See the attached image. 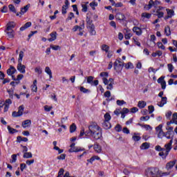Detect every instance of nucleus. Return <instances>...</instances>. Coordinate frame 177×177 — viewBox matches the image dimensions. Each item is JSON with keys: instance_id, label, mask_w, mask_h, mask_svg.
Segmentation results:
<instances>
[{"instance_id": "1", "label": "nucleus", "mask_w": 177, "mask_h": 177, "mask_svg": "<svg viewBox=\"0 0 177 177\" xmlns=\"http://www.w3.org/2000/svg\"><path fill=\"white\" fill-rule=\"evenodd\" d=\"M85 136H91V138L95 140L103 139L102 128H100V127H99L96 123H92L88 126V131H86Z\"/></svg>"}, {"instance_id": "2", "label": "nucleus", "mask_w": 177, "mask_h": 177, "mask_svg": "<svg viewBox=\"0 0 177 177\" xmlns=\"http://www.w3.org/2000/svg\"><path fill=\"white\" fill-rule=\"evenodd\" d=\"M13 28H15V25L12 24H7L5 32L8 35V38H14L15 31L13 30Z\"/></svg>"}, {"instance_id": "3", "label": "nucleus", "mask_w": 177, "mask_h": 177, "mask_svg": "<svg viewBox=\"0 0 177 177\" xmlns=\"http://www.w3.org/2000/svg\"><path fill=\"white\" fill-rule=\"evenodd\" d=\"M114 70L118 73V71H121L122 70V67H124V62L121 61V58H118L115 62L113 63Z\"/></svg>"}, {"instance_id": "4", "label": "nucleus", "mask_w": 177, "mask_h": 177, "mask_svg": "<svg viewBox=\"0 0 177 177\" xmlns=\"http://www.w3.org/2000/svg\"><path fill=\"white\" fill-rule=\"evenodd\" d=\"M172 143L173 140H171L169 143L165 145V149L164 152V157H162V158L165 159L167 157H168V154H169V152L172 149Z\"/></svg>"}, {"instance_id": "5", "label": "nucleus", "mask_w": 177, "mask_h": 177, "mask_svg": "<svg viewBox=\"0 0 177 177\" xmlns=\"http://www.w3.org/2000/svg\"><path fill=\"white\" fill-rule=\"evenodd\" d=\"M158 5H160V1L156 0L155 1H153V0H150L149 3L145 6V9H147V10H150V9H151V8H153V6H154V8H156L157 6H158Z\"/></svg>"}, {"instance_id": "6", "label": "nucleus", "mask_w": 177, "mask_h": 177, "mask_svg": "<svg viewBox=\"0 0 177 177\" xmlns=\"http://www.w3.org/2000/svg\"><path fill=\"white\" fill-rule=\"evenodd\" d=\"M10 104H12V100L10 99L6 100L4 104H3V106H1V107H4L3 108L4 113H6L8 110H9V107H10Z\"/></svg>"}, {"instance_id": "7", "label": "nucleus", "mask_w": 177, "mask_h": 177, "mask_svg": "<svg viewBox=\"0 0 177 177\" xmlns=\"http://www.w3.org/2000/svg\"><path fill=\"white\" fill-rule=\"evenodd\" d=\"M94 77L93 76H88L87 77V84H90L92 86H97L99 85V80H94Z\"/></svg>"}, {"instance_id": "8", "label": "nucleus", "mask_w": 177, "mask_h": 177, "mask_svg": "<svg viewBox=\"0 0 177 177\" xmlns=\"http://www.w3.org/2000/svg\"><path fill=\"white\" fill-rule=\"evenodd\" d=\"M87 28L91 35H96V30H95V25H93V24L88 23Z\"/></svg>"}, {"instance_id": "9", "label": "nucleus", "mask_w": 177, "mask_h": 177, "mask_svg": "<svg viewBox=\"0 0 177 177\" xmlns=\"http://www.w3.org/2000/svg\"><path fill=\"white\" fill-rule=\"evenodd\" d=\"M17 68L21 74H26V66L23 65L21 62H18Z\"/></svg>"}, {"instance_id": "10", "label": "nucleus", "mask_w": 177, "mask_h": 177, "mask_svg": "<svg viewBox=\"0 0 177 177\" xmlns=\"http://www.w3.org/2000/svg\"><path fill=\"white\" fill-rule=\"evenodd\" d=\"M175 164H176V159L169 161L166 164V169H167V171H169V169H173L174 167L175 166Z\"/></svg>"}, {"instance_id": "11", "label": "nucleus", "mask_w": 177, "mask_h": 177, "mask_svg": "<svg viewBox=\"0 0 177 177\" xmlns=\"http://www.w3.org/2000/svg\"><path fill=\"white\" fill-rule=\"evenodd\" d=\"M30 8V4L25 6L24 8H21V12L17 13V16L21 17V15L25 14Z\"/></svg>"}, {"instance_id": "12", "label": "nucleus", "mask_w": 177, "mask_h": 177, "mask_svg": "<svg viewBox=\"0 0 177 177\" xmlns=\"http://www.w3.org/2000/svg\"><path fill=\"white\" fill-rule=\"evenodd\" d=\"M146 28V26H144L143 28H139V27H133V31L136 34V35H142V30H145Z\"/></svg>"}, {"instance_id": "13", "label": "nucleus", "mask_w": 177, "mask_h": 177, "mask_svg": "<svg viewBox=\"0 0 177 177\" xmlns=\"http://www.w3.org/2000/svg\"><path fill=\"white\" fill-rule=\"evenodd\" d=\"M166 10L167 12V15L165 17V20H168V19H171V17L174 16L175 12H174V10H171L169 8L166 9Z\"/></svg>"}, {"instance_id": "14", "label": "nucleus", "mask_w": 177, "mask_h": 177, "mask_svg": "<svg viewBox=\"0 0 177 177\" xmlns=\"http://www.w3.org/2000/svg\"><path fill=\"white\" fill-rule=\"evenodd\" d=\"M16 71H17L16 68H15L13 66H10V68L7 70V74L8 75H13Z\"/></svg>"}, {"instance_id": "15", "label": "nucleus", "mask_w": 177, "mask_h": 177, "mask_svg": "<svg viewBox=\"0 0 177 177\" xmlns=\"http://www.w3.org/2000/svg\"><path fill=\"white\" fill-rule=\"evenodd\" d=\"M50 38L48 39V41L49 42H53V41H55L56 38H57V32H53L50 34Z\"/></svg>"}, {"instance_id": "16", "label": "nucleus", "mask_w": 177, "mask_h": 177, "mask_svg": "<svg viewBox=\"0 0 177 177\" xmlns=\"http://www.w3.org/2000/svg\"><path fill=\"white\" fill-rule=\"evenodd\" d=\"M125 34H124V38L125 39H131V37H132V32H131V30L129 29H124Z\"/></svg>"}, {"instance_id": "17", "label": "nucleus", "mask_w": 177, "mask_h": 177, "mask_svg": "<svg viewBox=\"0 0 177 177\" xmlns=\"http://www.w3.org/2000/svg\"><path fill=\"white\" fill-rule=\"evenodd\" d=\"M69 153H78V151H82V149L80 147H73L68 150Z\"/></svg>"}, {"instance_id": "18", "label": "nucleus", "mask_w": 177, "mask_h": 177, "mask_svg": "<svg viewBox=\"0 0 177 177\" xmlns=\"http://www.w3.org/2000/svg\"><path fill=\"white\" fill-rule=\"evenodd\" d=\"M161 9H164V8L159 6V8L156 10V15L159 19L164 17V12L160 11Z\"/></svg>"}, {"instance_id": "19", "label": "nucleus", "mask_w": 177, "mask_h": 177, "mask_svg": "<svg viewBox=\"0 0 177 177\" xmlns=\"http://www.w3.org/2000/svg\"><path fill=\"white\" fill-rule=\"evenodd\" d=\"M94 150L96 153H102V146H100V145H99L98 143H95L94 145Z\"/></svg>"}, {"instance_id": "20", "label": "nucleus", "mask_w": 177, "mask_h": 177, "mask_svg": "<svg viewBox=\"0 0 177 177\" xmlns=\"http://www.w3.org/2000/svg\"><path fill=\"white\" fill-rule=\"evenodd\" d=\"M102 127L104 129H110V128H111V124L110 123V122L104 121L102 123Z\"/></svg>"}, {"instance_id": "21", "label": "nucleus", "mask_w": 177, "mask_h": 177, "mask_svg": "<svg viewBox=\"0 0 177 177\" xmlns=\"http://www.w3.org/2000/svg\"><path fill=\"white\" fill-rule=\"evenodd\" d=\"M1 80H3V84H8V82H10V80L6 78L5 79V74L2 72H1Z\"/></svg>"}, {"instance_id": "22", "label": "nucleus", "mask_w": 177, "mask_h": 177, "mask_svg": "<svg viewBox=\"0 0 177 177\" xmlns=\"http://www.w3.org/2000/svg\"><path fill=\"white\" fill-rule=\"evenodd\" d=\"M116 19L120 21H123V20H125V15L121 12H119L116 15Z\"/></svg>"}, {"instance_id": "23", "label": "nucleus", "mask_w": 177, "mask_h": 177, "mask_svg": "<svg viewBox=\"0 0 177 177\" xmlns=\"http://www.w3.org/2000/svg\"><path fill=\"white\" fill-rule=\"evenodd\" d=\"M140 147L141 150H147L150 147V144L149 142H144Z\"/></svg>"}, {"instance_id": "24", "label": "nucleus", "mask_w": 177, "mask_h": 177, "mask_svg": "<svg viewBox=\"0 0 177 177\" xmlns=\"http://www.w3.org/2000/svg\"><path fill=\"white\" fill-rule=\"evenodd\" d=\"M30 125H31V120H24L22 122L23 128H27V127H30Z\"/></svg>"}, {"instance_id": "25", "label": "nucleus", "mask_w": 177, "mask_h": 177, "mask_svg": "<svg viewBox=\"0 0 177 177\" xmlns=\"http://www.w3.org/2000/svg\"><path fill=\"white\" fill-rule=\"evenodd\" d=\"M165 104H167V97H162V100L158 106L159 107H164Z\"/></svg>"}, {"instance_id": "26", "label": "nucleus", "mask_w": 177, "mask_h": 177, "mask_svg": "<svg viewBox=\"0 0 177 177\" xmlns=\"http://www.w3.org/2000/svg\"><path fill=\"white\" fill-rule=\"evenodd\" d=\"M45 73H46V74H48V75H49V78L52 79L53 76H52V70H50V68H49V66H46L45 68Z\"/></svg>"}, {"instance_id": "27", "label": "nucleus", "mask_w": 177, "mask_h": 177, "mask_svg": "<svg viewBox=\"0 0 177 177\" xmlns=\"http://www.w3.org/2000/svg\"><path fill=\"white\" fill-rule=\"evenodd\" d=\"M156 35H151V39H150V42H151V46H156Z\"/></svg>"}, {"instance_id": "28", "label": "nucleus", "mask_w": 177, "mask_h": 177, "mask_svg": "<svg viewBox=\"0 0 177 177\" xmlns=\"http://www.w3.org/2000/svg\"><path fill=\"white\" fill-rule=\"evenodd\" d=\"M146 102L145 101H139L138 104V106L139 109H145L146 107Z\"/></svg>"}, {"instance_id": "29", "label": "nucleus", "mask_w": 177, "mask_h": 177, "mask_svg": "<svg viewBox=\"0 0 177 177\" xmlns=\"http://www.w3.org/2000/svg\"><path fill=\"white\" fill-rule=\"evenodd\" d=\"M24 112V105H21L18 108V113L21 117L23 113Z\"/></svg>"}, {"instance_id": "30", "label": "nucleus", "mask_w": 177, "mask_h": 177, "mask_svg": "<svg viewBox=\"0 0 177 177\" xmlns=\"http://www.w3.org/2000/svg\"><path fill=\"white\" fill-rule=\"evenodd\" d=\"M102 50L106 52V53H107L110 50V46H107L106 44H103L102 46Z\"/></svg>"}, {"instance_id": "31", "label": "nucleus", "mask_w": 177, "mask_h": 177, "mask_svg": "<svg viewBox=\"0 0 177 177\" xmlns=\"http://www.w3.org/2000/svg\"><path fill=\"white\" fill-rule=\"evenodd\" d=\"M23 57H24V52L20 51L18 59V63H21L23 62Z\"/></svg>"}, {"instance_id": "32", "label": "nucleus", "mask_w": 177, "mask_h": 177, "mask_svg": "<svg viewBox=\"0 0 177 177\" xmlns=\"http://www.w3.org/2000/svg\"><path fill=\"white\" fill-rule=\"evenodd\" d=\"M8 132L9 133H11L12 135H13V133H16L18 132L17 130H16L15 129H13L12 127H10V126H8Z\"/></svg>"}, {"instance_id": "33", "label": "nucleus", "mask_w": 177, "mask_h": 177, "mask_svg": "<svg viewBox=\"0 0 177 177\" xmlns=\"http://www.w3.org/2000/svg\"><path fill=\"white\" fill-rule=\"evenodd\" d=\"M165 34H166L167 37H169V35H171V28L169 26H166L165 28Z\"/></svg>"}, {"instance_id": "34", "label": "nucleus", "mask_w": 177, "mask_h": 177, "mask_svg": "<svg viewBox=\"0 0 177 177\" xmlns=\"http://www.w3.org/2000/svg\"><path fill=\"white\" fill-rule=\"evenodd\" d=\"M75 131H77V125L73 123L70 127V132L71 133H74Z\"/></svg>"}, {"instance_id": "35", "label": "nucleus", "mask_w": 177, "mask_h": 177, "mask_svg": "<svg viewBox=\"0 0 177 177\" xmlns=\"http://www.w3.org/2000/svg\"><path fill=\"white\" fill-rule=\"evenodd\" d=\"M23 157L24 158H32V153L31 152H25Z\"/></svg>"}, {"instance_id": "36", "label": "nucleus", "mask_w": 177, "mask_h": 177, "mask_svg": "<svg viewBox=\"0 0 177 177\" xmlns=\"http://www.w3.org/2000/svg\"><path fill=\"white\" fill-rule=\"evenodd\" d=\"M8 8L10 12H12V13H15L16 15H17V12L16 11V8H15V6H13V4H10L8 6Z\"/></svg>"}, {"instance_id": "37", "label": "nucleus", "mask_w": 177, "mask_h": 177, "mask_svg": "<svg viewBox=\"0 0 177 177\" xmlns=\"http://www.w3.org/2000/svg\"><path fill=\"white\" fill-rule=\"evenodd\" d=\"M28 27H31V23H26L24 26L20 28V31H24V30H26Z\"/></svg>"}, {"instance_id": "38", "label": "nucleus", "mask_w": 177, "mask_h": 177, "mask_svg": "<svg viewBox=\"0 0 177 177\" xmlns=\"http://www.w3.org/2000/svg\"><path fill=\"white\" fill-rule=\"evenodd\" d=\"M142 17H145V19H150L151 17V14L147 12H143L142 14Z\"/></svg>"}, {"instance_id": "39", "label": "nucleus", "mask_w": 177, "mask_h": 177, "mask_svg": "<svg viewBox=\"0 0 177 177\" xmlns=\"http://www.w3.org/2000/svg\"><path fill=\"white\" fill-rule=\"evenodd\" d=\"M12 160H10L11 163L16 162L17 161V155L13 154L11 156Z\"/></svg>"}, {"instance_id": "40", "label": "nucleus", "mask_w": 177, "mask_h": 177, "mask_svg": "<svg viewBox=\"0 0 177 177\" xmlns=\"http://www.w3.org/2000/svg\"><path fill=\"white\" fill-rule=\"evenodd\" d=\"M158 70H160V68H157V69H154L153 67H149L148 69V72L149 73H153L154 74H156V73H157V71H158Z\"/></svg>"}, {"instance_id": "41", "label": "nucleus", "mask_w": 177, "mask_h": 177, "mask_svg": "<svg viewBox=\"0 0 177 177\" xmlns=\"http://www.w3.org/2000/svg\"><path fill=\"white\" fill-rule=\"evenodd\" d=\"M63 175H64V169L61 168L58 171V176L57 177H63Z\"/></svg>"}, {"instance_id": "42", "label": "nucleus", "mask_w": 177, "mask_h": 177, "mask_svg": "<svg viewBox=\"0 0 177 177\" xmlns=\"http://www.w3.org/2000/svg\"><path fill=\"white\" fill-rule=\"evenodd\" d=\"M104 121H108L109 122L110 120H111V116L110 115V113H106L105 115H104Z\"/></svg>"}, {"instance_id": "43", "label": "nucleus", "mask_w": 177, "mask_h": 177, "mask_svg": "<svg viewBox=\"0 0 177 177\" xmlns=\"http://www.w3.org/2000/svg\"><path fill=\"white\" fill-rule=\"evenodd\" d=\"M116 104H118V106H122L123 104H127V102L124 100H118Z\"/></svg>"}, {"instance_id": "44", "label": "nucleus", "mask_w": 177, "mask_h": 177, "mask_svg": "<svg viewBox=\"0 0 177 177\" xmlns=\"http://www.w3.org/2000/svg\"><path fill=\"white\" fill-rule=\"evenodd\" d=\"M125 68H127V70L129 68H133V64H132V62H128L127 64H126Z\"/></svg>"}, {"instance_id": "45", "label": "nucleus", "mask_w": 177, "mask_h": 177, "mask_svg": "<svg viewBox=\"0 0 177 177\" xmlns=\"http://www.w3.org/2000/svg\"><path fill=\"white\" fill-rule=\"evenodd\" d=\"M155 149L156 150V151H165V148H162L160 145H157L155 147Z\"/></svg>"}, {"instance_id": "46", "label": "nucleus", "mask_w": 177, "mask_h": 177, "mask_svg": "<svg viewBox=\"0 0 177 177\" xmlns=\"http://www.w3.org/2000/svg\"><path fill=\"white\" fill-rule=\"evenodd\" d=\"M158 47L159 48V49H162V50H165V46H164L161 41L158 42Z\"/></svg>"}, {"instance_id": "47", "label": "nucleus", "mask_w": 177, "mask_h": 177, "mask_svg": "<svg viewBox=\"0 0 177 177\" xmlns=\"http://www.w3.org/2000/svg\"><path fill=\"white\" fill-rule=\"evenodd\" d=\"M72 8L73 9V12H75L76 15L78 16L80 15V12H78V8L77 7V5H73Z\"/></svg>"}, {"instance_id": "48", "label": "nucleus", "mask_w": 177, "mask_h": 177, "mask_svg": "<svg viewBox=\"0 0 177 177\" xmlns=\"http://www.w3.org/2000/svg\"><path fill=\"white\" fill-rule=\"evenodd\" d=\"M140 121H149V120H150V116L149 115L142 116V117H140Z\"/></svg>"}, {"instance_id": "49", "label": "nucleus", "mask_w": 177, "mask_h": 177, "mask_svg": "<svg viewBox=\"0 0 177 177\" xmlns=\"http://www.w3.org/2000/svg\"><path fill=\"white\" fill-rule=\"evenodd\" d=\"M165 136V133H164V131H162V130L160 131H158V138H162Z\"/></svg>"}, {"instance_id": "50", "label": "nucleus", "mask_w": 177, "mask_h": 177, "mask_svg": "<svg viewBox=\"0 0 177 177\" xmlns=\"http://www.w3.org/2000/svg\"><path fill=\"white\" fill-rule=\"evenodd\" d=\"M115 129L117 132H121L122 131V127L120 124H117L115 127Z\"/></svg>"}, {"instance_id": "51", "label": "nucleus", "mask_w": 177, "mask_h": 177, "mask_svg": "<svg viewBox=\"0 0 177 177\" xmlns=\"http://www.w3.org/2000/svg\"><path fill=\"white\" fill-rule=\"evenodd\" d=\"M167 67L169 73H172V71H174V65H172V64H167Z\"/></svg>"}, {"instance_id": "52", "label": "nucleus", "mask_w": 177, "mask_h": 177, "mask_svg": "<svg viewBox=\"0 0 177 177\" xmlns=\"http://www.w3.org/2000/svg\"><path fill=\"white\" fill-rule=\"evenodd\" d=\"M164 78H165V77H164V76H162V77H159V78L158 79V80H157L158 84H162V83H163V82L165 81V80H164Z\"/></svg>"}, {"instance_id": "53", "label": "nucleus", "mask_w": 177, "mask_h": 177, "mask_svg": "<svg viewBox=\"0 0 177 177\" xmlns=\"http://www.w3.org/2000/svg\"><path fill=\"white\" fill-rule=\"evenodd\" d=\"M80 92H82L83 93H88V92H89V89H86L85 87L81 86Z\"/></svg>"}, {"instance_id": "54", "label": "nucleus", "mask_w": 177, "mask_h": 177, "mask_svg": "<svg viewBox=\"0 0 177 177\" xmlns=\"http://www.w3.org/2000/svg\"><path fill=\"white\" fill-rule=\"evenodd\" d=\"M148 110H149V114H152L153 112L154 111V106L153 105L149 106Z\"/></svg>"}, {"instance_id": "55", "label": "nucleus", "mask_w": 177, "mask_h": 177, "mask_svg": "<svg viewBox=\"0 0 177 177\" xmlns=\"http://www.w3.org/2000/svg\"><path fill=\"white\" fill-rule=\"evenodd\" d=\"M132 139H133V140H134V142H139V140H140L141 138L139 136H133L132 137Z\"/></svg>"}, {"instance_id": "56", "label": "nucleus", "mask_w": 177, "mask_h": 177, "mask_svg": "<svg viewBox=\"0 0 177 177\" xmlns=\"http://www.w3.org/2000/svg\"><path fill=\"white\" fill-rule=\"evenodd\" d=\"M68 9V7H66L64 6H62V15H66V13H67V10Z\"/></svg>"}, {"instance_id": "57", "label": "nucleus", "mask_w": 177, "mask_h": 177, "mask_svg": "<svg viewBox=\"0 0 177 177\" xmlns=\"http://www.w3.org/2000/svg\"><path fill=\"white\" fill-rule=\"evenodd\" d=\"M75 16H74V13L73 12H70L68 15V17L66 19V20H71V19H74Z\"/></svg>"}, {"instance_id": "58", "label": "nucleus", "mask_w": 177, "mask_h": 177, "mask_svg": "<svg viewBox=\"0 0 177 177\" xmlns=\"http://www.w3.org/2000/svg\"><path fill=\"white\" fill-rule=\"evenodd\" d=\"M100 76L102 77V78H104V77H106L107 78V77H109V73H107V72H102L100 74Z\"/></svg>"}, {"instance_id": "59", "label": "nucleus", "mask_w": 177, "mask_h": 177, "mask_svg": "<svg viewBox=\"0 0 177 177\" xmlns=\"http://www.w3.org/2000/svg\"><path fill=\"white\" fill-rule=\"evenodd\" d=\"M26 168H27V165L25 163H21L20 165V169H21V172H23V171H24V169H26Z\"/></svg>"}, {"instance_id": "60", "label": "nucleus", "mask_w": 177, "mask_h": 177, "mask_svg": "<svg viewBox=\"0 0 177 177\" xmlns=\"http://www.w3.org/2000/svg\"><path fill=\"white\" fill-rule=\"evenodd\" d=\"M133 42L137 46H140V42H139V40L137 38L133 37Z\"/></svg>"}, {"instance_id": "61", "label": "nucleus", "mask_w": 177, "mask_h": 177, "mask_svg": "<svg viewBox=\"0 0 177 177\" xmlns=\"http://www.w3.org/2000/svg\"><path fill=\"white\" fill-rule=\"evenodd\" d=\"M104 97H110L111 96V92L110 91H107L104 93Z\"/></svg>"}, {"instance_id": "62", "label": "nucleus", "mask_w": 177, "mask_h": 177, "mask_svg": "<svg viewBox=\"0 0 177 177\" xmlns=\"http://www.w3.org/2000/svg\"><path fill=\"white\" fill-rule=\"evenodd\" d=\"M113 85H114V83L108 84V86H106V89L111 91L113 88H114Z\"/></svg>"}, {"instance_id": "63", "label": "nucleus", "mask_w": 177, "mask_h": 177, "mask_svg": "<svg viewBox=\"0 0 177 177\" xmlns=\"http://www.w3.org/2000/svg\"><path fill=\"white\" fill-rule=\"evenodd\" d=\"M97 6V3H96V1H93V2L90 3V6L93 10H95V6Z\"/></svg>"}, {"instance_id": "64", "label": "nucleus", "mask_w": 177, "mask_h": 177, "mask_svg": "<svg viewBox=\"0 0 177 177\" xmlns=\"http://www.w3.org/2000/svg\"><path fill=\"white\" fill-rule=\"evenodd\" d=\"M52 109H53V106H49L48 105L44 106L45 111H50V110H52Z\"/></svg>"}]
</instances>
